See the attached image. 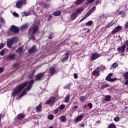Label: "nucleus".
<instances>
[{
	"mask_svg": "<svg viewBox=\"0 0 128 128\" xmlns=\"http://www.w3.org/2000/svg\"><path fill=\"white\" fill-rule=\"evenodd\" d=\"M86 96H80V100H81V102H85L86 100Z\"/></svg>",
	"mask_w": 128,
	"mask_h": 128,
	"instance_id": "obj_26",
	"label": "nucleus"
},
{
	"mask_svg": "<svg viewBox=\"0 0 128 128\" xmlns=\"http://www.w3.org/2000/svg\"><path fill=\"white\" fill-rule=\"evenodd\" d=\"M36 52V46H33V47L29 50V52L30 54H32V52Z\"/></svg>",
	"mask_w": 128,
	"mask_h": 128,
	"instance_id": "obj_23",
	"label": "nucleus"
},
{
	"mask_svg": "<svg viewBox=\"0 0 128 128\" xmlns=\"http://www.w3.org/2000/svg\"><path fill=\"white\" fill-rule=\"evenodd\" d=\"M36 110L37 112H40L42 111V104H40L39 105L36 106Z\"/></svg>",
	"mask_w": 128,
	"mask_h": 128,
	"instance_id": "obj_20",
	"label": "nucleus"
},
{
	"mask_svg": "<svg viewBox=\"0 0 128 128\" xmlns=\"http://www.w3.org/2000/svg\"><path fill=\"white\" fill-rule=\"evenodd\" d=\"M60 120L61 122H66L67 118L65 116H62L60 117Z\"/></svg>",
	"mask_w": 128,
	"mask_h": 128,
	"instance_id": "obj_28",
	"label": "nucleus"
},
{
	"mask_svg": "<svg viewBox=\"0 0 128 128\" xmlns=\"http://www.w3.org/2000/svg\"><path fill=\"white\" fill-rule=\"evenodd\" d=\"M4 46V44H0V50H2Z\"/></svg>",
	"mask_w": 128,
	"mask_h": 128,
	"instance_id": "obj_55",
	"label": "nucleus"
},
{
	"mask_svg": "<svg viewBox=\"0 0 128 128\" xmlns=\"http://www.w3.org/2000/svg\"><path fill=\"white\" fill-rule=\"evenodd\" d=\"M100 68H101L102 70H105V68H106L105 66H103V65H101V66H100Z\"/></svg>",
	"mask_w": 128,
	"mask_h": 128,
	"instance_id": "obj_53",
	"label": "nucleus"
},
{
	"mask_svg": "<svg viewBox=\"0 0 128 128\" xmlns=\"http://www.w3.org/2000/svg\"><path fill=\"white\" fill-rule=\"evenodd\" d=\"M38 24H40V20H37L34 22L33 24L34 26L29 30L30 34H36V30H38Z\"/></svg>",
	"mask_w": 128,
	"mask_h": 128,
	"instance_id": "obj_2",
	"label": "nucleus"
},
{
	"mask_svg": "<svg viewBox=\"0 0 128 128\" xmlns=\"http://www.w3.org/2000/svg\"><path fill=\"white\" fill-rule=\"evenodd\" d=\"M61 14V10H56V12H54V15L55 16H60Z\"/></svg>",
	"mask_w": 128,
	"mask_h": 128,
	"instance_id": "obj_22",
	"label": "nucleus"
},
{
	"mask_svg": "<svg viewBox=\"0 0 128 128\" xmlns=\"http://www.w3.org/2000/svg\"><path fill=\"white\" fill-rule=\"evenodd\" d=\"M4 68H0V74L1 72H4Z\"/></svg>",
	"mask_w": 128,
	"mask_h": 128,
	"instance_id": "obj_56",
	"label": "nucleus"
},
{
	"mask_svg": "<svg viewBox=\"0 0 128 128\" xmlns=\"http://www.w3.org/2000/svg\"><path fill=\"white\" fill-rule=\"evenodd\" d=\"M58 112V108H56L55 110H54V112L56 114H57Z\"/></svg>",
	"mask_w": 128,
	"mask_h": 128,
	"instance_id": "obj_61",
	"label": "nucleus"
},
{
	"mask_svg": "<svg viewBox=\"0 0 128 128\" xmlns=\"http://www.w3.org/2000/svg\"><path fill=\"white\" fill-rule=\"evenodd\" d=\"M18 40L16 37H14L10 39H8L7 42V46H8V48H10L13 44H14V42H16Z\"/></svg>",
	"mask_w": 128,
	"mask_h": 128,
	"instance_id": "obj_4",
	"label": "nucleus"
},
{
	"mask_svg": "<svg viewBox=\"0 0 128 128\" xmlns=\"http://www.w3.org/2000/svg\"><path fill=\"white\" fill-rule=\"evenodd\" d=\"M125 44H126V46H128V40H126Z\"/></svg>",
	"mask_w": 128,
	"mask_h": 128,
	"instance_id": "obj_59",
	"label": "nucleus"
},
{
	"mask_svg": "<svg viewBox=\"0 0 128 128\" xmlns=\"http://www.w3.org/2000/svg\"><path fill=\"white\" fill-rule=\"evenodd\" d=\"M100 54H98V52H94V54H92L90 58V60H96V58H100Z\"/></svg>",
	"mask_w": 128,
	"mask_h": 128,
	"instance_id": "obj_7",
	"label": "nucleus"
},
{
	"mask_svg": "<svg viewBox=\"0 0 128 128\" xmlns=\"http://www.w3.org/2000/svg\"><path fill=\"white\" fill-rule=\"evenodd\" d=\"M33 76H34V73H32V74H30L28 76V78H32Z\"/></svg>",
	"mask_w": 128,
	"mask_h": 128,
	"instance_id": "obj_50",
	"label": "nucleus"
},
{
	"mask_svg": "<svg viewBox=\"0 0 128 128\" xmlns=\"http://www.w3.org/2000/svg\"><path fill=\"white\" fill-rule=\"evenodd\" d=\"M96 6H93L92 8H90V10L87 12V14H85V16H83L81 20H80V22H82L86 20V18H87L89 16H90V14H92L96 10Z\"/></svg>",
	"mask_w": 128,
	"mask_h": 128,
	"instance_id": "obj_3",
	"label": "nucleus"
},
{
	"mask_svg": "<svg viewBox=\"0 0 128 128\" xmlns=\"http://www.w3.org/2000/svg\"><path fill=\"white\" fill-rule=\"evenodd\" d=\"M70 54V50H68L67 52H66L65 53L66 56H64V58H62V62H64L68 60Z\"/></svg>",
	"mask_w": 128,
	"mask_h": 128,
	"instance_id": "obj_8",
	"label": "nucleus"
},
{
	"mask_svg": "<svg viewBox=\"0 0 128 128\" xmlns=\"http://www.w3.org/2000/svg\"><path fill=\"white\" fill-rule=\"evenodd\" d=\"M78 108H79L78 106H74L73 108V110H78Z\"/></svg>",
	"mask_w": 128,
	"mask_h": 128,
	"instance_id": "obj_47",
	"label": "nucleus"
},
{
	"mask_svg": "<svg viewBox=\"0 0 128 128\" xmlns=\"http://www.w3.org/2000/svg\"><path fill=\"white\" fill-rule=\"evenodd\" d=\"M16 52L18 54H22V52H24V50H22V48H18V50H16Z\"/></svg>",
	"mask_w": 128,
	"mask_h": 128,
	"instance_id": "obj_31",
	"label": "nucleus"
},
{
	"mask_svg": "<svg viewBox=\"0 0 128 128\" xmlns=\"http://www.w3.org/2000/svg\"><path fill=\"white\" fill-rule=\"evenodd\" d=\"M114 24V23L113 22H110L108 24V26H107V28H110L111 26H112Z\"/></svg>",
	"mask_w": 128,
	"mask_h": 128,
	"instance_id": "obj_34",
	"label": "nucleus"
},
{
	"mask_svg": "<svg viewBox=\"0 0 128 128\" xmlns=\"http://www.w3.org/2000/svg\"><path fill=\"white\" fill-rule=\"evenodd\" d=\"M32 84H34V80H31L30 81L28 82V84L26 87V90H30V88H32Z\"/></svg>",
	"mask_w": 128,
	"mask_h": 128,
	"instance_id": "obj_16",
	"label": "nucleus"
},
{
	"mask_svg": "<svg viewBox=\"0 0 128 128\" xmlns=\"http://www.w3.org/2000/svg\"><path fill=\"white\" fill-rule=\"evenodd\" d=\"M122 76L124 78V79L126 80V82H124V84L126 86L128 85V72H124L122 74Z\"/></svg>",
	"mask_w": 128,
	"mask_h": 128,
	"instance_id": "obj_10",
	"label": "nucleus"
},
{
	"mask_svg": "<svg viewBox=\"0 0 128 128\" xmlns=\"http://www.w3.org/2000/svg\"><path fill=\"white\" fill-rule=\"evenodd\" d=\"M122 26H116V28L113 30L111 32V34H115L117 32H119L121 30H122Z\"/></svg>",
	"mask_w": 128,
	"mask_h": 128,
	"instance_id": "obj_6",
	"label": "nucleus"
},
{
	"mask_svg": "<svg viewBox=\"0 0 128 128\" xmlns=\"http://www.w3.org/2000/svg\"><path fill=\"white\" fill-rule=\"evenodd\" d=\"M92 74L93 76H100V68L98 67L96 68L92 72Z\"/></svg>",
	"mask_w": 128,
	"mask_h": 128,
	"instance_id": "obj_11",
	"label": "nucleus"
},
{
	"mask_svg": "<svg viewBox=\"0 0 128 128\" xmlns=\"http://www.w3.org/2000/svg\"><path fill=\"white\" fill-rule=\"evenodd\" d=\"M114 120H115V122H119V120H120V118H119V116H116V118H114Z\"/></svg>",
	"mask_w": 128,
	"mask_h": 128,
	"instance_id": "obj_43",
	"label": "nucleus"
},
{
	"mask_svg": "<svg viewBox=\"0 0 128 128\" xmlns=\"http://www.w3.org/2000/svg\"><path fill=\"white\" fill-rule=\"evenodd\" d=\"M24 118V114H20L18 116V120H22Z\"/></svg>",
	"mask_w": 128,
	"mask_h": 128,
	"instance_id": "obj_29",
	"label": "nucleus"
},
{
	"mask_svg": "<svg viewBox=\"0 0 128 128\" xmlns=\"http://www.w3.org/2000/svg\"><path fill=\"white\" fill-rule=\"evenodd\" d=\"M92 24H93L92 20H90L89 22H86V26H92Z\"/></svg>",
	"mask_w": 128,
	"mask_h": 128,
	"instance_id": "obj_32",
	"label": "nucleus"
},
{
	"mask_svg": "<svg viewBox=\"0 0 128 128\" xmlns=\"http://www.w3.org/2000/svg\"><path fill=\"white\" fill-rule=\"evenodd\" d=\"M80 126H82V128H84V124H80Z\"/></svg>",
	"mask_w": 128,
	"mask_h": 128,
	"instance_id": "obj_62",
	"label": "nucleus"
},
{
	"mask_svg": "<svg viewBox=\"0 0 128 128\" xmlns=\"http://www.w3.org/2000/svg\"><path fill=\"white\" fill-rule=\"evenodd\" d=\"M22 6V1H19L16 4V6L18 8H20V6Z\"/></svg>",
	"mask_w": 128,
	"mask_h": 128,
	"instance_id": "obj_25",
	"label": "nucleus"
},
{
	"mask_svg": "<svg viewBox=\"0 0 128 128\" xmlns=\"http://www.w3.org/2000/svg\"><path fill=\"white\" fill-rule=\"evenodd\" d=\"M110 84H106V82H104L103 84H102L101 88H102V90H104V88H108Z\"/></svg>",
	"mask_w": 128,
	"mask_h": 128,
	"instance_id": "obj_18",
	"label": "nucleus"
},
{
	"mask_svg": "<svg viewBox=\"0 0 128 128\" xmlns=\"http://www.w3.org/2000/svg\"><path fill=\"white\" fill-rule=\"evenodd\" d=\"M13 16H18V14L16 13V12H14V13H13Z\"/></svg>",
	"mask_w": 128,
	"mask_h": 128,
	"instance_id": "obj_57",
	"label": "nucleus"
},
{
	"mask_svg": "<svg viewBox=\"0 0 128 128\" xmlns=\"http://www.w3.org/2000/svg\"><path fill=\"white\" fill-rule=\"evenodd\" d=\"M111 98H111L110 96L107 95V96H106V97L104 98V100L109 102Z\"/></svg>",
	"mask_w": 128,
	"mask_h": 128,
	"instance_id": "obj_30",
	"label": "nucleus"
},
{
	"mask_svg": "<svg viewBox=\"0 0 128 128\" xmlns=\"http://www.w3.org/2000/svg\"><path fill=\"white\" fill-rule=\"evenodd\" d=\"M26 94V90H23L20 96V98H22V96H24Z\"/></svg>",
	"mask_w": 128,
	"mask_h": 128,
	"instance_id": "obj_33",
	"label": "nucleus"
},
{
	"mask_svg": "<svg viewBox=\"0 0 128 128\" xmlns=\"http://www.w3.org/2000/svg\"><path fill=\"white\" fill-rule=\"evenodd\" d=\"M125 28H128V22H126V24Z\"/></svg>",
	"mask_w": 128,
	"mask_h": 128,
	"instance_id": "obj_60",
	"label": "nucleus"
},
{
	"mask_svg": "<svg viewBox=\"0 0 128 128\" xmlns=\"http://www.w3.org/2000/svg\"><path fill=\"white\" fill-rule=\"evenodd\" d=\"M88 106H89L90 108H92V102H89L88 104Z\"/></svg>",
	"mask_w": 128,
	"mask_h": 128,
	"instance_id": "obj_46",
	"label": "nucleus"
},
{
	"mask_svg": "<svg viewBox=\"0 0 128 128\" xmlns=\"http://www.w3.org/2000/svg\"><path fill=\"white\" fill-rule=\"evenodd\" d=\"M106 80H108V82H110V77H109V74L107 76L106 78Z\"/></svg>",
	"mask_w": 128,
	"mask_h": 128,
	"instance_id": "obj_54",
	"label": "nucleus"
},
{
	"mask_svg": "<svg viewBox=\"0 0 128 128\" xmlns=\"http://www.w3.org/2000/svg\"><path fill=\"white\" fill-rule=\"evenodd\" d=\"M30 12H24V16H30Z\"/></svg>",
	"mask_w": 128,
	"mask_h": 128,
	"instance_id": "obj_38",
	"label": "nucleus"
},
{
	"mask_svg": "<svg viewBox=\"0 0 128 128\" xmlns=\"http://www.w3.org/2000/svg\"><path fill=\"white\" fill-rule=\"evenodd\" d=\"M83 118H84V114H80L78 116H77V118H75V122H80V120H82V119Z\"/></svg>",
	"mask_w": 128,
	"mask_h": 128,
	"instance_id": "obj_12",
	"label": "nucleus"
},
{
	"mask_svg": "<svg viewBox=\"0 0 128 128\" xmlns=\"http://www.w3.org/2000/svg\"><path fill=\"white\" fill-rule=\"evenodd\" d=\"M86 0H77L76 2V4H81L82 2H84Z\"/></svg>",
	"mask_w": 128,
	"mask_h": 128,
	"instance_id": "obj_27",
	"label": "nucleus"
},
{
	"mask_svg": "<svg viewBox=\"0 0 128 128\" xmlns=\"http://www.w3.org/2000/svg\"><path fill=\"white\" fill-rule=\"evenodd\" d=\"M44 76V74L42 73H40L36 75V80H40L42 78V77Z\"/></svg>",
	"mask_w": 128,
	"mask_h": 128,
	"instance_id": "obj_15",
	"label": "nucleus"
},
{
	"mask_svg": "<svg viewBox=\"0 0 128 128\" xmlns=\"http://www.w3.org/2000/svg\"><path fill=\"white\" fill-rule=\"evenodd\" d=\"M70 96H71L70 94H67L65 98L64 102H70Z\"/></svg>",
	"mask_w": 128,
	"mask_h": 128,
	"instance_id": "obj_24",
	"label": "nucleus"
},
{
	"mask_svg": "<svg viewBox=\"0 0 128 128\" xmlns=\"http://www.w3.org/2000/svg\"><path fill=\"white\" fill-rule=\"evenodd\" d=\"M118 14H120V16H124L125 14L123 10H121V12H118Z\"/></svg>",
	"mask_w": 128,
	"mask_h": 128,
	"instance_id": "obj_45",
	"label": "nucleus"
},
{
	"mask_svg": "<svg viewBox=\"0 0 128 128\" xmlns=\"http://www.w3.org/2000/svg\"><path fill=\"white\" fill-rule=\"evenodd\" d=\"M10 30L11 32H18V27L14 26H11L10 28Z\"/></svg>",
	"mask_w": 128,
	"mask_h": 128,
	"instance_id": "obj_13",
	"label": "nucleus"
},
{
	"mask_svg": "<svg viewBox=\"0 0 128 128\" xmlns=\"http://www.w3.org/2000/svg\"><path fill=\"white\" fill-rule=\"evenodd\" d=\"M26 84H28V83H26V82H24V84H22L16 87L13 91L12 96H18V94H20L22 92V88H25L26 86Z\"/></svg>",
	"mask_w": 128,
	"mask_h": 128,
	"instance_id": "obj_1",
	"label": "nucleus"
},
{
	"mask_svg": "<svg viewBox=\"0 0 128 128\" xmlns=\"http://www.w3.org/2000/svg\"><path fill=\"white\" fill-rule=\"evenodd\" d=\"M112 66H113L114 68H117V66H118V64H117L116 62H114L112 64Z\"/></svg>",
	"mask_w": 128,
	"mask_h": 128,
	"instance_id": "obj_44",
	"label": "nucleus"
},
{
	"mask_svg": "<svg viewBox=\"0 0 128 128\" xmlns=\"http://www.w3.org/2000/svg\"><path fill=\"white\" fill-rule=\"evenodd\" d=\"M54 114H49V120H54Z\"/></svg>",
	"mask_w": 128,
	"mask_h": 128,
	"instance_id": "obj_37",
	"label": "nucleus"
},
{
	"mask_svg": "<svg viewBox=\"0 0 128 128\" xmlns=\"http://www.w3.org/2000/svg\"><path fill=\"white\" fill-rule=\"evenodd\" d=\"M56 102V96H52L49 99V106H54Z\"/></svg>",
	"mask_w": 128,
	"mask_h": 128,
	"instance_id": "obj_9",
	"label": "nucleus"
},
{
	"mask_svg": "<svg viewBox=\"0 0 128 128\" xmlns=\"http://www.w3.org/2000/svg\"><path fill=\"white\" fill-rule=\"evenodd\" d=\"M109 74L110 82H114V80H118V78H111L112 76H113V74L110 73V74Z\"/></svg>",
	"mask_w": 128,
	"mask_h": 128,
	"instance_id": "obj_19",
	"label": "nucleus"
},
{
	"mask_svg": "<svg viewBox=\"0 0 128 128\" xmlns=\"http://www.w3.org/2000/svg\"><path fill=\"white\" fill-rule=\"evenodd\" d=\"M66 107L65 104H60V110H64V108Z\"/></svg>",
	"mask_w": 128,
	"mask_h": 128,
	"instance_id": "obj_39",
	"label": "nucleus"
},
{
	"mask_svg": "<svg viewBox=\"0 0 128 128\" xmlns=\"http://www.w3.org/2000/svg\"><path fill=\"white\" fill-rule=\"evenodd\" d=\"M126 50L128 52V46H127V47L126 48Z\"/></svg>",
	"mask_w": 128,
	"mask_h": 128,
	"instance_id": "obj_64",
	"label": "nucleus"
},
{
	"mask_svg": "<svg viewBox=\"0 0 128 128\" xmlns=\"http://www.w3.org/2000/svg\"><path fill=\"white\" fill-rule=\"evenodd\" d=\"M0 54H1V56H4V50H2L0 52Z\"/></svg>",
	"mask_w": 128,
	"mask_h": 128,
	"instance_id": "obj_51",
	"label": "nucleus"
},
{
	"mask_svg": "<svg viewBox=\"0 0 128 128\" xmlns=\"http://www.w3.org/2000/svg\"><path fill=\"white\" fill-rule=\"evenodd\" d=\"M78 16L77 14L76 10L75 12H73L70 18L72 20H76V18H78Z\"/></svg>",
	"mask_w": 128,
	"mask_h": 128,
	"instance_id": "obj_14",
	"label": "nucleus"
},
{
	"mask_svg": "<svg viewBox=\"0 0 128 128\" xmlns=\"http://www.w3.org/2000/svg\"><path fill=\"white\" fill-rule=\"evenodd\" d=\"M8 58H9V60H14V55H9L8 56Z\"/></svg>",
	"mask_w": 128,
	"mask_h": 128,
	"instance_id": "obj_36",
	"label": "nucleus"
},
{
	"mask_svg": "<svg viewBox=\"0 0 128 128\" xmlns=\"http://www.w3.org/2000/svg\"><path fill=\"white\" fill-rule=\"evenodd\" d=\"M56 68L54 67H52L50 68V74H51V76H53L54 74H56Z\"/></svg>",
	"mask_w": 128,
	"mask_h": 128,
	"instance_id": "obj_17",
	"label": "nucleus"
},
{
	"mask_svg": "<svg viewBox=\"0 0 128 128\" xmlns=\"http://www.w3.org/2000/svg\"><path fill=\"white\" fill-rule=\"evenodd\" d=\"M26 28H28V24H24L22 26V30H26Z\"/></svg>",
	"mask_w": 128,
	"mask_h": 128,
	"instance_id": "obj_42",
	"label": "nucleus"
},
{
	"mask_svg": "<svg viewBox=\"0 0 128 128\" xmlns=\"http://www.w3.org/2000/svg\"><path fill=\"white\" fill-rule=\"evenodd\" d=\"M94 2V0H87V2L88 4H92Z\"/></svg>",
	"mask_w": 128,
	"mask_h": 128,
	"instance_id": "obj_48",
	"label": "nucleus"
},
{
	"mask_svg": "<svg viewBox=\"0 0 128 128\" xmlns=\"http://www.w3.org/2000/svg\"><path fill=\"white\" fill-rule=\"evenodd\" d=\"M126 42H124V44L121 46H119L117 48V50L120 54H124L126 48V46L125 44Z\"/></svg>",
	"mask_w": 128,
	"mask_h": 128,
	"instance_id": "obj_5",
	"label": "nucleus"
},
{
	"mask_svg": "<svg viewBox=\"0 0 128 128\" xmlns=\"http://www.w3.org/2000/svg\"><path fill=\"white\" fill-rule=\"evenodd\" d=\"M54 37V34L53 33L50 34L49 36L50 40H52V38H53Z\"/></svg>",
	"mask_w": 128,
	"mask_h": 128,
	"instance_id": "obj_41",
	"label": "nucleus"
},
{
	"mask_svg": "<svg viewBox=\"0 0 128 128\" xmlns=\"http://www.w3.org/2000/svg\"><path fill=\"white\" fill-rule=\"evenodd\" d=\"M100 4V0H97L96 2L95 3L96 6H98Z\"/></svg>",
	"mask_w": 128,
	"mask_h": 128,
	"instance_id": "obj_58",
	"label": "nucleus"
},
{
	"mask_svg": "<svg viewBox=\"0 0 128 128\" xmlns=\"http://www.w3.org/2000/svg\"><path fill=\"white\" fill-rule=\"evenodd\" d=\"M13 68H18V64H15L13 65Z\"/></svg>",
	"mask_w": 128,
	"mask_h": 128,
	"instance_id": "obj_40",
	"label": "nucleus"
},
{
	"mask_svg": "<svg viewBox=\"0 0 128 128\" xmlns=\"http://www.w3.org/2000/svg\"><path fill=\"white\" fill-rule=\"evenodd\" d=\"M2 114H0V122H1V120H2Z\"/></svg>",
	"mask_w": 128,
	"mask_h": 128,
	"instance_id": "obj_63",
	"label": "nucleus"
},
{
	"mask_svg": "<svg viewBox=\"0 0 128 128\" xmlns=\"http://www.w3.org/2000/svg\"><path fill=\"white\" fill-rule=\"evenodd\" d=\"M116 128V124H110L108 126V128Z\"/></svg>",
	"mask_w": 128,
	"mask_h": 128,
	"instance_id": "obj_35",
	"label": "nucleus"
},
{
	"mask_svg": "<svg viewBox=\"0 0 128 128\" xmlns=\"http://www.w3.org/2000/svg\"><path fill=\"white\" fill-rule=\"evenodd\" d=\"M84 10V8H76V14L78 16V14H80Z\"/></svg>",
	"mask_w": 128,
	"mask_h": 128,
	"instance_id": "obj_21",
	"label": "nucleus"
},
{
	"mask_svg": "<svg viewBox=\"0 0 128 128\" xmlns=\"http://www.w3.org/2000/svg\"><path fill=\"white\" fill-rule=\"evenodd\" d=\"M74 78H78V76L77 74H74Z\"/></svg>",
	"mask_w": 128,
	"mask_h": 128,
	"instance_id": "obj_52",
	"label": "nucleus"
},
{
	"mask_svg": "<svg viewBox=\"0 0 128 128\" xmlns=\"http://www.w3.org/2000/svg\"><path fill=\"white\" fill-rule=\"evenodd\" d=\"M0 22L1 24H4V20L2 18H0Z\"/></svg>",
	"mask_w": 128,
	"mask_h": 128,
	"instance_id": "obj_49",
	"label": "nucleus"
}]
</instances>
